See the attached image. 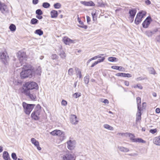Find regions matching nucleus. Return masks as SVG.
I'll return each mask as SVG.
<instances>
[{"label": "nucleus", "mask_w": 160, "mask_h": 160, "mask_svg": "<svg viewBox=\"0 0 160 160\" xmlns=\"http://www.w3.org/2000/svg\"><path fill=\"white\" fill-rule=\"evenodd\" d=\"M38 85L37 83L33 81H28L23 83L22 87V92L28 96L32 100H35L36 98V94L37 91L32 90L37 89Z\"/></svg>", "instance_id": "f257e3e1"}, {"label": "nucleus", "mask_w": 160, "mask_h": 160, "mask_svg": "<svg viewBox=\"0 0 160 160\" xmlns=\"http://www.w3.org/2000/svg\"><path fill=\"white\" fill-rule=\"evenodd\" d=\"M22 70L20 73V77L22 79L28 77L31 78L34 72L32 66L29 65H24Z\"/></svg>", "instance_id": "f03ea898"}, {"label": "nucleus", "mask_w": 160, "mask_h": 160, "mask_svg": "<svg viewBox=\"0 0 160 160\" xmlns=\"http://www.w3.org/2000/svg\"><path fill=\"white\" fill-rule=\"evenodd\" d=\"M41 107L39 104H38L32 113L31 116L32 119L38 120L39 119L41 113Z\"/></svg>", "instance_id": "7ed1b4c3"}, {"label": "nucleus", "mask_w": 160, "mask_h": 160, "mask_svg": "<svg viewBox=\"0 0 160 160\" xmlns=\"http://www.w3.org/2000/svg\"><path fill=\"white\" fill-rule=\"evenodd\" d=\"M17 57L22 64L25 62L28 58L26 52L22 51H19L17 53Z\"/></svg>", "instance_id": "20e7f679"}, {"label": "nucleus", "mask_w": 160, "mask_h": 160, "mask_svg": "<svg viewBox=\"0 0 160 160\" xmlns=\"http://www.w3.org/2000/svg\"><path fill=\"white\" fill-rule=\"evenodd\" d=\"M22 105L25 113L29 115L35 106V105L27 104L25 102H23Z\"/></svg>", "instance_id": "39448f33"}, {"label": "nucleus", "mask_w": 160, "mask_h": 160, "mask_svg": "<svg viewBox=\"0 0 160 160\" xmlns=\"http://www.w3.org/2000/svg\"><path fill=\"white\" fill-rule=\"evenodd\" d=\"M0 59L5 64L8 63L9 60V57L6 51L0 52Z\"/></svg>", "instance_id": "423d86ee"}, {"label": "nucleus", "mask_w": 160, "mask_h": 160, "mask_svg": "<svg viewBox=\"0 0 160 160\" xmlns=\"http://www.w3.org/2000/svg\"><path fill=\"white\" fill-rule=\"evenodd\" d=\"M136 12L137 10L136 9H132L129 10V15L128 18L131 22H133Z\"/></svg>", "instance_id": "0eeeda50"}, {"label": "nucleus", "mask_w": 160, "mask_h": 160, "mask_svg": "<svg viewBox=\"0 0 160 160\" xmlns=\"http://www.w3.org/2000/svg\"><path fill=\"white\" fill-rule=\"evenodd\" d=\"M62 41L66 45H69L70 44L74 43V40L70 39L67 36H64L63 38Z\"/></svg>", "instance_id": "6e6552de"}, {"label": "nucleus", "mask_w": 160, "mask_h": 160, "mask_svg": "<svg viewBox=\"0 0 160 160\" xmlns=\"http://www.w3.org/2000/svg\"><path fill=\"white\" fill-rule=\"evenodd\" d=\"M151 21V18L150 17H147L142 23L143 27L144 28H148Z\"/></svg>", "instance_id": "1a4fd4ad"}, {"label": "nucleus", "mask_w": 160, "mask_h": 160, "mask_svg": "<svg viewBox=\"0 0 160 160\" xmlns=\"http://www.w3.org/2000/svg\"><path fill=\"white\" fill-rule=\"evenodd\" d=\"M68 144L67 147L70 150H72L74 148L75 144V142L74 141H72L70 140L67 142Z\"/></svg>", "instance_id": "9d476101"}, {"label": "nucleus", "mask_w": 160, "mask_h": 160, "mask_svg": "<svg viewBox=\"0 0 160 160\" xmlns=\"http://www.w3.org/2000/svg\"><path fill=\"white\" fill-rule=\"evenodd\" d=\"M32 143L37 147L38 149L39 150H41V148L39 147V142L36 140L34 138H32L31 139Z\"/></svg>", "instance_id": "9b49d317"}, {"label": "nucleus", "mask_w": 160, "mask_h": 160, "mask_svg": "<svg viewBox=\"0 0 160 160\" xmlns=\"http://www.w3.org/2000/svg\"><path fill=\"white\" fill-rule=\"evenodd\" d=\"M7 7L6 5L4 3H2L0 1V11L2 13L5 12L7 9Z\"/></svg>", "instance_id": "f8f14e48"}, {"label": "nucleus", "mask_w": 160, "mask_h": 160, "mask_svg": "<svg viewBox=\"0 0 160 160\" xmlns=\"http://www.w3.org/2000/svg\"><path fill=\"white\" fill-rule=\"evenodd\" d=\"M70 120L71 123L74 124H77L78 121L77 120V116L74 115H72L71 116Z\"/></svg>", "instance_id": "ddd939ff"}, {"label": "nucleus", "mask_w": 160, "mask_h": 160, "mask_svg": "<svg viewBox=\"0 0 160 160\" xmlns=\"http://www.w3.org/2000/svg\"><path fill=\"white\" fill-rule=\"evenodd\" d=\"M51 134L53 136H60L62 134V132L60 130H55L50 132Z\"/></svg>", "instance_id": "4468645a"}, {"label": "nucleus", "mask_w": 160, "mask_h": 160, "mask_svg": "<svg viewBox=\"0 0 160 160\" xmlns=\"http://www.w3.org/2000/svg\"><path fill=\"white\" fill-rule=\"evenodd\" d=\"M140 17L141 16L137 13L134 21L135 23L136 24H138L140 23L142 21V18Z\"/></svg>", "instance_id": "2eb2a0df"}, {"label": "nucleus", "mask_w": 160, "mask_h": 160, "mask_svg": "<svg viewBox=\"0 0 160 160\" xmlns=\"http://www.w3.org/2000/svg\"><path fill=\"white\" fill-rule=\"evenodd\" d=\"M153 142L155 144L160 145V136L155 137L153 139Z\"/></svg>", "instance_id": "dca6fc26"}, {"label": "nucleus", "mask_w": 160, "mask_h": 160, "mask_svg": "<svg viewBox=\"0 0 160 160\" xmlns=\"http://www.w3.org/2000/svg\"><path fill=\"white\" fill-rule=\"evenodd\" d=\"M50 14L52 18H56L58 15V12L55 10H52L50 12Z\"/></svg>", "instance_id": "f3484780"}, {"label": "nucleus", "mask_w": 160, "mask_h": 160, "mask_svg": "<svg viewBox=\"0 0 160 160\" xmlns=\"http://www.w3.org/2000/svg\"><path fill=\"white\" fill-rule=\"evenodd\" d=\"M82 4L85 6H94L95 4L92 1L83 2Z\"/></svg>", "instance_id": "a211bd4d"}, {"label": "nucleus", "mask_w": 160, "mask_h": 160, "mask_svg": "<svg viewBox=\"0 0 160 160\" xmlns=\"http://www.w3.org/2000/svg\"><path fill=\"white\" fill-rule=\"evenodd\" d=\"M105 59V58L104 57H103L101 59H98L97 61L93 63L91 66V67H93L96 65H97L98 63L101 62H103Z\"/></svg>", "instance_id": "6ab92c4d"}, {"label": "nucleus", "mask_w": 160, "mask_h": 160, "mask_svg": "<svg viewBox=\"0 0 160 160\" xmlns=\"http://www.w3.org/2000/svg\"><path fill=\"white\" fill-rule=\"evenodd\" d=\"M3 157L5 160H10V158L9 156L8 152L4 151L3 153Z\"/></svg>", "instance_id": "aec40b11"}, {"label": "nucleus", "mask_w": 160, "mask_h": 160, "mask_svg": "<svg viewBox=\"0 0 160 160\" xmlns=\"http://www.w3.org/2000/svg\"><path fill=\"white\" fill-rule=\"evenodd\" d=\"M73 158V157L72 155L69 154L67 156H64L62 160H72Z\"/></svg>", "instance_id": "412c9836"}, {"label": "nucleus", "mask_w": 160, "mask_h": 160, "mask_svg": "<svg viewBox=\"0 0 160 160\" xmlns=\"http://www.w3.org/2000/svg\"><path fill=\"white\" fill-rule=\"evenodd\" d=\"M138 14L142 18L146 15L147 12L145 11L142 10L138 12Z\"/></svg>", "instance_id": "4be33fe9"}, {"label": "nucleus", "mask_w": 160, "mask_h": 160, "mask_svg": "<svg viewBox=\"0 0 160 160\" xmlns=\"http://www.w3.org/2000/svg\"><path fill=\"white\" fill-rule=\"evenodd\" d=\"M137 102V104L138 108V109H140L141 107V98L138 97L136 98Z\"/></svg>", "instance_id": "5701e85b"}, {"label": "nucleus", "mask_w": 160, "mask_h": 160, "mask_svg": "<svg viewBox=\"0 0 160 160\" xmlns=\"http://www.w3.org/2000/svg\"><path fill=\"white\" fill-rule=\"evenodd\" d=\"M134 142H136L145 143L146 142V141L141 138H136V139H134Z\"/></svg>", "instance_id": "b1692460"}, {"label": "nucleus", "mask_w": 160, "mask_h": 160, "mask_svg": "<svg viewBox=\"0 0 160 160\" xmlns=\"http://www.w3.org/2000/svg\"><path fill=\"white\" fill-rule=\"evenodd\" d=\"M75 70L76 71L77 76H78L79 78H82V75L81 74V72L79 69L78 68H75Z\"/></svg>", "instance_id": "393cba45"}, {"label": "nucleus", "mask_w": 160, "mask_h": 160, "mask_svg": "<svg viewBox=\"0 0 160 160\" xmlns=\"http://www.w3.org/2000/svg\"><path fill=\"white\" fill-rule=\"evenodd\" d=\"M119 150L122 152H127L129 151V150L127 148H125L123 147H120L118 148Z\"/></svg>", "instance_id": "a878e982"}, {"label": "nucleus", "mask_w": 160, "mask_h": 160, "mask_svg": "<svg viewBox=\"0 0 160 160\" xmlns=\"http://www.w3.org/2000/svg\"><path fill=\"white\" fill-rule=\"evenodd\" d=\"M35 33L39 36H41L43 34V32L42 31L39 29L36 30L35 32Z\"/></svg>", "instance_id": "bb28decb"}, {"label": "nucleus", "mask_w": 160, "mask_h": 160, "mask_svg": "<svg viewBox=\"0 0 160 160\" xmlns=\"http://www.w3.org/2000/svg\"><path fill=\"white\" fill-rule=\"evenodd\" d=\"M9 28L11 31H14L16 30V27L15 25L12 24L9 26Z\"/></svg>", "instance_id": "cd10ccee"}, {"label": "nucleus", "mask_w": 160, "mask_h": 160, "mask_svg": "<svg viewBox=\"0 0 160 160\" xmlns=\"http://www.w3.org/2000/svg\"><path fill=\"white\" fill-rule=\"evenodd\" d=\"M41 72V68L40 67H38L35 70V73L38 75H40Z\"/></svg>", "instance_id": "c85d7f7f"}, {"label": "nucleus", "mask_w": 160, "mask_h": 160, "mask_svg": "<svg viewBox=\"0 0 160 160\" xmlns=\"http://www.w3.org/2000/svg\"><path fill=\"white\" fill-rule=\"evenodd\" d=\"M132 87L134 88H139L140 89H142L143 88L142 86L140 83H138L136 85H135L133 86H132Z\"/></svg>", "instance_id": "c756f323"}, {"label": "nucleus", "mask_w": 160, "mask_h": 160, "mask_svg": "<svg viewBox=\"0 0 160 160\" xmlns=\"http://www.w3.org/2000/svg\"><path fill=\"white\" fill-rule=\"evenodd\" d=\"M104 127L105 128L111 130H113V128L112 127L107 124H104Z\"/></svg>", "instance_id": "7c9ffc66"}, {"label": "nucleus", "mask_w": 160, "mask_h": 160, "mask_svg": "<svg viewBox=\"0 0 160 160\" xmlns=\"http://www.w3.org/2000/svg\"><path fill=\"white\" fill-rule=\"evenodd\" d=\"M117 58L114 57H109L108 58V60L111 62L117 61Z\"/></svg>", "instance_id": "2f4dec72"}, {"label": "nucleus", "mask_w": 160, "mask_h": 160, "mask_svg": "<svg viewBox=\"0 0 160 160\" xmlns=\"http://www.w3.org/2000/svg\"><path fill=\"white\" fill-rule=\"evenodd\" d=\"M38 20L35 18H32L31 21V23L32 24H35L37 23L38 22Z\"/></svg>", "instance_id": "473e14b6"}, {"label": "nucleus", "mask_w": 160, "mask_h": 160, "mask_svg": "<svg viewBox=\"0 0 160 160\" xmlns=\"http://www.w3.org/2000/svg\"><path fill=\"white\" fill-rule=\"evenodd\" d=\"M125 73L123 72H119L116 74V76L118 77H125Z\"/></svg>", "instance_id": "72a5a7b5"}, {"label": "nucleus", "mask_w": 160, "mask_h": 160, "mask_svg": "<svg viewBox=\"0 0 160 160\" xmlns=\"http://www.w3.org/2000/svg\"><path fill=\"white\" fill-rule=\"evenodd\" d=\"M54 8H55L58 9L61 7V5L59 3H57L54 5Z\"/></svg>", "instance_id": "f704fd0d"}, {"label": "nucleus", "mask_w": 160, "mask_h": 160, "mask_svg": "<svg viewBox=\"0 0 160 160\" xmlns=\"http://www.w3.org/2000/svg\"><path fill=\"white\" fill-rule=\"evenodd\" d=\"M74 73V71L72 68H70L68 71V73L69 75L72 76Z\"/></svg>", "instance_id": "c9c22d12"}, {"label": "nucleus", "mask_w": 160, "mask_h": 160, "mask_svg": "<svg viewBox=\"0 0 160 160\" xmlns=\"http://www.w3.org/2000/svg\"><path fill=\"white\" fill-rule=\"evenodd\" d=\"M72 96L74 98H77L80 97L81 96V94L80 93L76 92L73 94Z\"/></svg>", "instance_id": "e433bc0d"}, {"label": "nucleus", "mask_w": 160, "mask_h": 160, "mask_svg": "<svg viewBox=\"0 0 160 160\" xmlns=\"http://www.w3.org/2000/svg\"><path fill=\"white\" fill-rule=\"evenodd\" d=\"M42 6L45 8H48L50 6V4L48 2H44L42 4Z\"/></svg>", "instance_id": "4c0bfd02"}, {"label": "nucleus", "mask_w": 160, "mask_h": 160, "mask_svg": "<svg viewBox=\"0 0 160 160\" xmlns=\"http://www.w3.org/2000/svg\"><path fill=\"white\" fill-rule=\"evenodd\" d=\"M92 17L93 21H97V16H98V13H96V14H92Z\"/></svg>", "instance_id": "58836bf2"}, {"label": "nucleus", "mask_w": 160, "mask_h": 160, "mask_svg": "<svg viewBox=\"0 0 160 160\" xmlns=\"http://www.w3.org/2000/svg\"><path fill=\"white\" fill-rule=\"evenodd\" d=\"M36 13L37 14L39 15H41L43 14V12L40 9L37 10L36 11Z\"/></svg>", "instance_id": "ea45409f"}, {"label": "nucleus", "mask_w": 160, "mask_h": 160, "mask_svg": "<svg viewBox=\"0 0 160 160\" xmlns=\"http://www.w3.org/2000/svg\"><path fill=\"white\" fill-rule=\"evenodd\" d=\"M129 136L130 137V139L132 141V142H134V139H136L135 138V136L132 134H130Z\"/></svg>", "instance_id": "a19ab883"}, {"label": "nucleus", "mask_w": 160, "mask_h": 160, "mask_svg": "<svg viewBox=\"0 0 160 160\" xmlns=\"http://www.w3.org/2000/svg\"><path fill=\"white\" fill-rule=\"evenodd\" d=\"M60 55L62 58H64L66 56V54L63 51L61 52Z\"/></svg>", "instance_id": "79ce46f5"}, {"label": "nucleus", "mask_w": 160, "mask_h": 160, "mask_svg": "<svg viewBox=\"0 0 160 160\" xmlns=\"http://www.w3.org/2000/svg\"><path fill=\"white\" fill-rule=\"evenodd\" d=\"M80 25L78 26L79 27L83 28L85 29H86L88 28L87 26L86 25H84V23H83V22H82V24H81Z\"/></svg>", "instance_id": "37998d69"}, {"label": "nucleus", "mask_w": 160, "mask_h": 160, "mask_svg": "<svg viewBox=\"0 0 160 160\" xmlns=\"http://www.w3.org/2000/svg\"><path fill=\"white\" fill-rule=\"evenodd\" d=\"M89 78L88 77H85L84 78V81L85 83L86 84H88L89 82Z\"/></svg>", "instance_id": "c03bdc74"}, {"label": "nucleus", "mask_w": 160, "mask_h": 160, "mask_svg": "<svg viewBox=\"0 0 160 160\" xmlns=\"http://www.w3.org/2000/svg\"><path fill=\"white\" fill-rule=\"evenodd\" d=\"M146 102H143L142 105V107H141V110H142L143 109H145L146 107Z\"/></svg>", "instance_id": "a18cd8bd"}, {"label": "nucleus", "mask_w": 160, "mask_h": 160, "mask_svg": "<svg viewBox=\"0 0 160 160\" xmlns=\"http://www.w3.org/2000/svg\"><path fill=\"white\" fill-rule=\"evenodd\" d=\"M157 132V130L156 128H155L154 129H152L150 130L149 132H150L152 133V134H154L156 133Z\"/></svg>", "instance_id": "49530a36"}, {"label": "nucleus", "mask_w": 160, "mask_h": 160, "mask_svg": "<svg viewBox=\"0 0 160 160\" xmlns=\"http://www.w3.org/2000/svg\"><path fill=\"white\" fill-rule=\"evenodd\" d=\"M12 157L14 160H16L17 159L16 155L15 153H13L12 154Z\"/></svg>", "instance_id": "de8ad7c7"}, {"label": "nucleus", "mask_w": 160, "mask_h": 160, "mask_svg": "<svg viewBox=\"0 0 160 160\" xmlns=\"http://www.w3.org/2000/svg\"><path fill=\"white\" fill-rule=\"evenodd\" d=\"M150 73L152 74H155L156 73V72L153 68H151L150 71Z\"/></svg>", "instance_id": "09e8293b"}, {"label": "nucleus", "mask_w": 160, "mask_h": 160, "mask_svg": "<svg viewBox=\"0 0 160 160\" xmlns=\"http://www.w3.org/2000/svg\"><path fill=\"white\" fill-rule=\"evenodd\" d=\"M97 59V56H94V57L91 58H90L89 60H88V61L87 63H89L91 61H92V60H96Z\"/></svg>", "instance_id": "8fccbe9b"}, {"label": "nucleus", "mask_w": 160, "mask_h": 160, "mask_svg": "<svg viewBox=\"0 0 160 160\" xmlns=\"http://www.w3.org/2000/svg\"><path fill=\"white\" fill-rule=\"evenodd\" d=\"M58 58V56L56 54H53L51 56V58L52 59H56Z\"/></svg>", "instance_id": "3c124183"}, {"label": "nucleus", "mask_w": 160, "mask_h": 160, "mask_svg": "<svg viewBox=\"0 0 160 160\" xmlns=\"http://www.w3.org/2000/svg\"><path fill=\"white\" fill-rule=\"evenodd\" d=\"M61 104L62 105L65 106L67 104V102L65 100H62L61 102Z\"/></svg>", "instance_id": "603ef678"}, {"label": "nucleus", "mask_w": 160, "mask_h": 160, "mask_svg": "<svg viewBox=\"0 0 160 160\" xmlns=\"http://www.w3.org/2000/svg\"><path fill=\"white\" fill-rule=\"evenodd\" d=\"M138 112L137 114V116H141V111H142L141 110V108H140V109H138Z\"/></svg>", "instance_id": "864d4df0"}, {"label": "nucleus", "mask_w": 160, "mask_h": 160, "mask_svg": "<svg viewBox=\"0 0 160 160\" xmlns=\"http://www.w3.org/2000/svg\"><path fill=\"white\" fill-rule=\"evenodd\" d=\"M77 19H78V21L80 24H82L83 22H82L81 21V19L79 18L78 15H77Z\"/></svg>", "instance_id": "5fc2aeb1"}, {"label": "nucleus", "mask_w": 160, "mask_h": 160, "mask_svg": "<svg viewBox=\"0 0 160 160\" xmlns=\"http://www.w3.org/2000/svg\"><path fill=\"white\" fill-rule=\"evenodd\" d=\"M118 70L121 71H124L125 70V68L119 66Z\"/></svg>", "instance_id": "6e6d98bb"}, {"label": "nucleus", "mask_w": 160, "mask_h": 160, "mask_svg": "<svg viewBox=\"0 0 160 160\" xmlns=\"http://www.w3.org/2000/svg\"><path fill=\"white\" fill-rule=\"evenodd\" d=\"M119 66H113L111 67V68L113 69L118 70Z\"/></svg>", "instance_id": "4d7b16f0"}, {"label": "nucleus", "mask_w": 160, "mask_h": 160, "mask_svg": "<svg viewBox=\"0 0 160 160\" xmlns=\"http://www.w3.org/2000/svg\"><path fill=\"white\" fill-rule=\"evenodd\" d=\"M145 4L147 5H149L151 4V2L149 0H145Z\"/></svg>", "instance_id": "13d9d810"}, {"label": "nucleus", "mask_w": 160, "mask_h": 160, "mask_svg": "<svg viewBox=\"0 0 160 160\" xmlns=\"http://www.w3.org/2000/svg\"><path fill=\"white\" fill-rule=\"evenodd\" d=\"M124 84L127 86H128L129 85V81H124Z\"/></svg>", "instance_id": "bf43d9fd"}, {"label": "nucleus", "mask_w": 160, "mask_h": 160, "mask_svg": "<svg viewBox=\"0 0 160 160\" xmlns=\"http://www.w3.org/2000/svg\"><path fill=\"white\" fill-rule=\"evenodd\" d=\"M87 20L88 23L89 24L91 21L90 18L88 16H87Z\"/></svg>", "instance_id": "052dcab7"}, {"label": "nucleus", "mask_w": 160, "mask_h": 160, "mask_svg": "<svg viewBox=\"0 0 160 160\" xmlns=\"http://www.w3.org/2000/svg\"><path fill=\"white\" fill-rule=\"evenodd\" d=\"M132 77V75L129 73H125V77L130 78Z\"/></svg>", "instance_id": "680f3d73"}, {"label": "nucleus", "mask_w": 160, "mask_h": 160, "mask_svg": "<svg viewBox=\"0 0 160 160\" xmlns=\"http://www.w3.org/2000/svg\"><path fill=\"white\" fill-rule=\"evenodd\" d=\"M97 13V10L95 9H93L92 10V12L91 14H96Z\"/></svg>", "instance_id": "e2e57ef3"}, {"label": "nucleus", "mask_w": 160, "mask_h": 160, "mask_svg": "<svg viewBox=\"0 0 160 160\" xmlns=\"http://www.w3.org/2000/svg\"><path fill=\"white\" fill-rule=\"evenodd\" d=\"M141 116H137L136 118V121H139L141 120Z\"/></svg>", "instance_id": "0e129e2a"}, {"label": "nucleus", "mask_w": 160, "mask_h": 160, "mask_svg": "<svg viewBox=\"0 0 160 160\" xmlns=\"http://www.w3.org/2000/svg\"><path fill=\"white\" fill-rule=\"evenodd\" d=\"M155 112L156 113H159L160 112V109L159 108H157L156 109Z\"/></svg>", "instance_id": "69168bd1"}, {"label": "nucleus", "mask_w": 160, "mask_h": 160, "mask_svg": "<svg viewBox=\"0 0 160 160\" xmlns=\"http://www.w3.org/2000/svg\"><path fill=\"white\" fill-rule=\"evenodd\" d=\"M157 41L158 42H160V35L158 36L156 38Z\"/></svg>", "instance_id": "338daca9"}, {"label": "nucleus", "mask_w": 160, "mask_h": 160, "mask_svg": "<svg viewBox=\"0 0 160 160\" xmlns=\"http://www.w3.org/2000/svg\"><path fill=\"white\" fill-rule=\"evenodd\" d=\"M38 2V0H33L32 3L34 4H36Z\"/></svg>", "instance_id": "774afa93"}]
</instances>
